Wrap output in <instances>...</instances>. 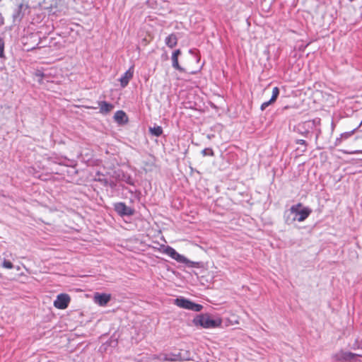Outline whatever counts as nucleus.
I'll use <instances>...</instances> for the list:
<instances>
[{"mask_svg": "<svg viewBox=\"0 0 362 362\" xmlns=\"http://www.w3.org/2000/svg\"><path fill=\"white\" fill-rule=\"evenodd\" d=\"M36 76L42 78L44 76V74L41 71H39L36 74Z\"/></svg>", "mask_w": 362, "mask_h": 362, "instance_id": "nucleus-31", "label": "nucleus"}, {"mask_svg": "<svg viewBox=\"0 0 362 362\" xmlns=\"http://www.w3.org/2000/svg\"><path fill=\"white\" fill-rule=\"evenodd\" d=\"M202 154L203 155V156H214V151L211 148H204L202 151Z\"/></svg>", "mask_w": 362, "mask_h": 362, "instance_id": "nucleus-24", "label": "nucleus"}, {"mask_svg": "<svg viewBox=\"0 0 362 362\" xmlns=\"http://www.w3.org/2000/svg\"><path fill=\"white\" fill-rule=\"evenodd\" d=\"M358 128V127L351 131L346 132L341 134L339 138L336 139L335 146H339L343 140H346V139H349L350 136H351L354 134L356 129Z\"/></svg>", "mask_w": 362, "mask_h": 362, "instance_id": "nucleus-13", "label": "nucleus"}, {"mask_svg": "<svg viewBox=\"0 0 362 362\" xmlns=\"http://www.w3.org/2000/svg\"><path fill=\"white\" fill-rule=\"evenodd\" d=\"M114 209L120 216H129L134 214V210L127 206L124 202L115 203L114 204Z\"/></svg>", "mask_w": 362, "mask_h": 362, "instance_id": "nucleus-5", "label": "nucleus"}, {"mask_svg": "<svg viewBox=\"0 0 362 362\" xmlns=\"http://www.w3.org/2000/svg\"><path fill=\"white\" fill-rule=\"evenodd\" d=\"M114 119L119 124H124L128 122V117L123 110H117L115 113Z\"/></svg>", "mask_w": 362, "mask_h": 362, "instance_id": "nucleus-11", "label": "nucleus"}, {"mask_svg": "<svg viewBox=\"0 0 362 362\" xmlns=\"http://www.w3.org/2000/svg\"><path fill=\"white\" fill-rule=\"evenodd\" d=\"M189 302V300L182 297L175 299V305L185 309H187Z\"/></svg>", "mask_w": 362, "mask_h": 362, "instance_id": "nucleus-15", "label": "nucleus"}, {"mask_svg": "<svg viewBox=\"0 0 362 362\" xmlns=\"http://www.w3.org/2000/svg\"><path fill=\"white\" fill-rule=\"evenodd\" d=\"M134 75V68L130 67L124 74L119 78L120 86L122 88H125L132 78Z\"/></svg>", "mask_w": 362, "mask_h": 362, "instance_id": "nucleus-9", "label": "nucleus"}, {"mask_svg": "<svg viewBox=\"0 0 362 362\" xmlns=\"http://www.w3.org/2000/svg\"><path fill=\"white\" fill-rule=\"evenodd\" d=\"M315 125V120L307 121L303 124H299L296 128V131L300 134H301L305 137H308V136L310 133L309 129L312 128Z\"/></svg>", "mask_w": 362, "mask_h": 362, "instance_id": "nucleus-7", "label": "nucleus"}, {"mask_svg": "<svg viewBox=\"0 0 362 362\" xmlns=\"http://www.w3.org/2000/svg\"><path fill=\"white\" fill-rule=\"evenodd\" d=\"M171 60H172V66L179 71L180 72H185V69L182 67L180 64H179V62H178V57H176L175 56H172L171 57Z\"/></svg>", "mask_w": 362, "mask_h": 362, "instance_id": "nucleus-16", "label": "nucleus"}, {"mask_svg": "<svg viewBox=\"0 0 362 362\" xmlns=\"http://www.w3.org/2000/svg\"><path fill=\"white\" fill-rule=\"evenodd\" d=\"M203 308V306L200 304L195 303L191 300H189L188 307L187 310L195 311V312H199Z\"/></svg>", "mask_w": 362, "mask_h": 362, "instance_id": "nucleus-18", "label": "nucleus"}, {"mask_svg": "<svg viewBox=\"0 0 362 362\" xmlns=\"http://www.w3.org/2000/svg\"><path fill=\"white\" fill-rule=\"evenodd\" d=\"M291 214L294 215L293 221L298 222L304 221L311 214L312 210L308 207H303L301 203L291 206L290 208Z\"/></svg>", "mask_w": 362, "mask_h": 362, "instance_id": "nucleus-2", "label": "nucleus"}, {"mask_svg": "<svg viewBox=\"0 0 362 362\" xmlns=\"http://www.w3.org/2000/svg\"><path fill=\"white\" fill-rule=\"evenodd\" d=\"M279 95V89L278 87H274L272 89V95L271 97L272 101H276Z\"/></svg>", "mask_w": 362, "mask_h": 362, "instance_id": "nucleus-21", "label": "nucleus"}, {"mask_svg": "<svg viewBox=\"0 0 362 362\" xmlns=\"http://www.w3.org/2000/svg\"><path fill=\"white\" fill-rule=\"evenodd\" d=\"M98 107L100 108V113L102 115H107L110 113L114 108V105L112 103H107L105 100L98 102Z\"/></svg>", "mask_w": 362, "mask_h": 362, "instance_id": "nucleus-10", "label": "nucleus"}, {"mask_svg": "<svg viewBox=\"0 0 362 362\" xmlns=\"http://www.w3.org/2000/svg\"><path fill=\"white\" fill-rule=\"evenodd\" d=\"M23 6H24V5L23 4H20L18 5V8L14 11V12L13 13V18L14 21H20L23 18V13H22V10H23Z\"/></svg>", "mask_w": 362, "mask_h": 362, "instance_id": "nucleus-14", "label": "nucleus"}, {"mask_svg": "<svg viewBox=\"0 0 362 362\" xmlns=\"http://www.w3.org/2000/svg\"><path fill=\"white\" fill-rule=\"evenodd\" d=\"M110 294L96 293L94 296V301L100 306H105L110 300Z\"/></svg>", "mask_w": 362, "mask_h": 362, "instance_id": "nucleus-8", "label": "nucleus"}, {"mask_svg": "<svg viewBox=\"0 0 362 362\" xmlns=\"http://www.w3.org/2000/svg\"><path fill=\"white\" fill-rule=\"evenodd\" d=\"M296 144H300V145H303V146H305V148L307 146V142L304 139H298L296 141Z\"/></svg>", "mask_w": 362, "mask_h": 362, "instance_id": "nucleus-28", "label": "nucleus"}, {"mask_svg": "<svg viewBox=\"0 0 362 362\" xmlns=\"http://www.w3.org/2000/svg\"><path fill=\"white\" fill-rule=\"evenodd\" d=\"M181 50L177 49L173 52L172 56H175L176 57H178L181 54Z\"/></svg>", "mask_w": 362, "mask_h": 362, "instance_id": "nucleus-29", "label": "nucleus"}, {"mask_svg": "<svg viewBox=\"0 0 362 362\" xmlns=\"http://www.w3.org/2000/svg\"><path fill=\"white\" fill-rule=\"evenodd\" d=\"M163 252L170 257L172 259L176 260L177 262L183 263L190 266L193 264L192 262L189 260L185 256L179 254L174 248L170 246H164Z\"/></svg>", "mask_w": 362, "mask_h": 362, "instance_id": "nucleus-4", "label": "nucleus"}, {"mask_svg": "<svg viewBox=\"0 0 362 362\" xmlns=\"http://www.w3.org/2000/svg\"><path fill=\"white\" fill-rule=\"evenodd\" d=\"M193 323L196 326H201L204 328H215L221 325V320L220 319H212L208 315H199L193 320Z\"/></svg>", "mask_w": 362, "mask_h": 362, "instance_id": "nucleus-1", "label": "nucleus"}, {"mask_svg": "<svg viewBox=\"0 0 362 362\" xmlns=\"http://www.w3.org/2000/svg\"><path fill=\"white\" fill-rule=\"evenodd\" d=\"M70 296L66 293H60L54 301V306L58 309H66L70 303Z\"/></svg>", "mask_w": 362, "mask_h": 362, "instance_id": "nucleus-6", "label": "nucleus"}, {"mask_svg": "<svg viewBox=\"0 0 362 362\" xmlns=\"http://www.w3.org/2000/svg\"><path fill=\"white\" fill-rule=\"evenodd\" d=\"M361 354L340 350L334 355V359L339 362H357Z\"/></svg>", "mask_w": 362, "mask_h": 362, "instance_id": "nucleus-3", "label": "nucleus"}, {"mask_svg": "<svg viewBox=\"0 0 362 362\" xmlns=\"http://www.w3.org/2000/svg\"><path fill=\"white\" fill-rule=\"evenodd\" d=\"M126 182L131 185H134V181L130 177H128Z\"/></svg>", "mask_w": 362, "mask_h": 362, "instance_id": "nucleus-30", "label": "nucleus"}, {"mask_svg": "<svg viewBox=\"0 0 362 362\" xmlns=\"http://www.w3.org/2000/svg\"><path fill=\"white\" fill-rule=\"evenodd\" d=\"M275 101H272V98H270L269 100L267 101V102H264L263 103L262 105H261V107H260V109L261 110H264L268 106H269L270 105H272V103H274Z\"/></svg>", "mask_w": 362, "mask_h": 362, "instance_id": "nucleus-25", "label": "nucleus"}, {"mask_svg": "<svg viewBox=\"0 0 362 362\" xmlns=\"http://www.w3.org/2000/svg\"><path fill=\"white\" fill-rule=\"evenodd\" d=\"M359 346H360V349H362V340L360 341Z\"/></svg>", "mask_w": 362, "mask_h": 362, "instance_id": "nucleus-32", "label": "nucleus"}, {"mask_svg": "<svg viewBox=\"0 0 362 362\" xmlns=\"http://www.w3.org/2000/svg\"><path fill=\"white\" fill-rule=\"evenodd\" d=\"M69 160L66 158H56V160L54 161L55 163H59L60 165H67V162H69Z\"/></svg>", "mask_w": 362, "mask_h": 362, "instance_id": "nucleus-26", "label": "nucleus"}, {"mask_svg": "<svg viewBox=\"0 0 362 362\" xmlns=\"http://www.w3.org/2000/svg\"><path fill=\"white\" fill-rule=\"evenodd\" d=\"M4 40L2 37H0V58H3L5 57L4 55Z\"/></svg>", "mask_w": 362, "mask_h": 362, "instance_id": "nucleus-23", "label": "nucleus"}, {"mask_svg": "<svg viewBox=\"0 0 362 362\" xmlns=\"http://www.w3.org/2000/svg\"><path fill=\"white\" fill-rule=\"evenodd\" d=\"M2 267L5 269H13V264L9 261V260H7L6 259H4L3 260V262H2Z\"/></svg>", "mask_w": 362, "mask_h": 362, "instance_id": "nucleus-22", "label": "nucleus"}, {"mask_svg": "<svg viewBox=\"0 0 362 362\" xmlns=\"http://www.w3.org/2000/svg\"><path fill=\"white\" fill-rule=\"evenodd\" d=\"M150 133L155 136H160L163 134V129L160 126H154L149 128Z\"/></svg>", "mask_w": 362, "mask_h": 362, "instance_id": "nucleus-17", "label": "nucleus"}, {"mask_svg": "<svg viewBox=\"0 0 362 362\" xmlns=\"http://www.w3.org/2000/svg\"><path fill=\"white\" fill-rule=\"evenodd\" d=\"M165 45L170 47L173 48L177 44V37L175 34L172 33L169 35L165 40Z\"/></svg>", "mask_w": 362, "mask_h": 362, "instance_id": "nucleus-12", "label": "nucleus"}, {"mask_svg": "<svg viewBox=\"0 0 362 362\" xmlns=\"http://www.w3.org/2000/svg\"><path fill=\"white\" fill-rule=\"evenodd\" d=\"M359 344H360V341L356 340L354 341V343L352 345H351L350 347L351 349H354V350L360 349Z\"/></svg>", "mask_w": 362, "mask_h": 362, "instance_id": "nucleus-27", "label": "nucleus"}, {"mask_svg": "<svg viewBox=\"0 0 362 362\" xmlns=\"http://www.w3.org/2000/svg\"><path fill=\"white\" fill-rule=\"evenodd\" d=\"M154 358H157L161 362H168V360H169V358H168L167 353H160L158 355H156Z\"/></svg>", "mask_w": 362, "mask_h": 362, "instance_id": "nucleus-20", "label": "nucleus"}, {"mask_svg": "<svg viewBox=\"0 0 362 362\" xmlns=\"http://www.w3.org/2000/svg\"><path fill=\"white\" fill-rule=\"evenodd\" d=\"M167 355L168 358H169V360H168V362L178 361L181 360V356L180 354H176L173 353H167Z\"/></svg>", "mask_w": 362, "mask_h": 362, "instance_id": "nucleus-19", "label": "nucleus"}]
</instances>
